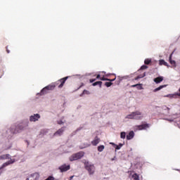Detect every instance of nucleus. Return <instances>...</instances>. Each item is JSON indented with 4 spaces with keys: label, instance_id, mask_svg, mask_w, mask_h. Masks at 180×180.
<instances>
[{
    "label": "nucleus",
    "instance_id": "nucleus-1",
    "mask_svg": "<svg viewBox=\"0 0 180 180\" xmlns=\"http://www.w3.org/2000/svg\"><path fill=\"white\" fill-rule=\"evenodd\" d=\"M27 126H29V122H21L18 124L16 127H12L11 131L13 134H16L17 133H20L21 130H25Z\"/></svg>",
    "mask_w": 180,
    "mask_h": 180
},
{
    "label": "nucleus",
    "instance_id": "nucleus-2",
    "mask_svg": "<svg viewBox=\"0 0 180 180\" xmlns=\"http://www.w3.org/2000/svg\"><path fill=\"white\" fill-rule=\"evenodd\" d=\"M125 119L141 120L143 119V113L140 111L132 112L131 114L127 115Z\"/></svg>",
    "mask_w": 180,
    "mask_h": 180
},
{
    "label": "nucleus",
    "instance_id": "nucleus-3",
    "mask_svg": "<svg viewBox=\"0 0 180 180\" xmlns=\"http://www.w3.org/2000/svg\"><path fill=\"white\" fill-rule=\"evenodd\" d=\"M84 168L88 171L89 175H94L95 174V165L89 163V162H84Z\"/></svg>",
    "mask_w": 180,
    "mask_h": 180
},
{
    "label": "nucleus",
    "instance_id": "nucleus-4",
    "mask_svg": "<svg viewBox=\"0 0 180 180\" xmlns=\"http://www.w3.org/2000/svg\"><path fill=\"white\" fill-rule=\"evenodd\" d=\"M84 155H85V153L81 151V152H79V153H75V154L72 155L69 158V160L71 162L77 161V160H81L82 158V157H84Z\"/></svg>",
    "mask_w": 180,
    "mask_h": 180
},
{
    "label": "nucleus",
    "instance_id": "nucleus-5",
    "mask_svg": "<svg viewBox=\"0 0 180 180\" xmlns=\"http://www.w3.org/2000/svg\"><path fill=\"white\" fill-rule=\"evenodd\" d=\"M68 79V77H63L57 82L53 83V85H55V88L58 86V88H63L64 86V84H65V81Z\"/></svg>",
    "mask_w": 180,
    "mask_h": 180
},
{
    "label": "nucleus",
    "instance_id": "nucleus-6",
    "mask_svg": "<svg viewBox=\"0 0 180 180\" xmlns=\"http://www.w3.org/2000/svg\"><path fill=\"white\" fill-rule=\"evenodd\" d=\"M148 127H150L148 124H143L134 127V130L135 131H137V130H146V129H148Z\"/></svg>",
    "mask_w": 180,
    "mask_h": 180
},
{
    "label": "nucleus",
    "instance_id": "nucleus-7",
    "mask_svg": "<svg viewBox=\"0 0 180 180\" xmlns=\"http://www.w3.org/2000/svg\"><path fill=\"white\" fill-rule=\"evenodd\" d=\"M15 162V159H11L8 162L4 163L2 166L0 167V175L2 174V169L5 168L6 167H8V165H11V164H13Z\"/></svg>",
    "mask_w": 180,
    "mask_h": 180
},
{
    "label": "nucleus",
    "instance_id": "nucleus-8",
    "mask_svg": "<svg viewBox=\"0 0 180 180\" xmlns=\"http://www.w3.org/2000/svg\"><path fill=\"white\" fill-rule=\"evenodd\" d=\"M40 174L39 173H34L31 174L26 180H39Z\"/></svg>",
    "mask_w": 180,
    "mask_h": 180
},
{
    "label": "nucleus",
    "instance_id": "nucleus-9",
    "mask_svg": "<svg viewBox=\"0 0 180 180\" xmlns=\"http://www.w3.org/2000/svg\"><path fill=\"white\" fill-rule=\"evenodd\" d=\"M65 131V127H63L60 129H59L58 131H56L54 134L53 136H63V134Z\"/></svg>",
    "mask_w": 180,
    "mask_h": 180
},
{
    "label": "nucleus",
    "instance_id": "nucleus-10",
    "mask_svg": "<svg viewBox=\"0 0 180 180\" xmlns=\"http://www.w3.org/2000/svg\"><path fill=\"white\" fill-rule=\"evenodd\" d=\"M70 165H63L59 167V169L60 172H66V171L70 170Z\"/></svg>",
    "mask_w": 180,
    "mask_h": 180
},
{
    "label": "nucleus",
    "instance_id": "nucleus-11",
    "mask_svg": "<svg viewBox=\"0 0 180 180\" xmlns=\"http://www.w3.org/2000/svg\"><path fill=\"white\" fill-rule=\"evenodd\" d=\"M40 119V115L39 114H34V115H31L30 117V122H37Z\"/></svg>",
    "mask_w": 180,
    "mask_h": 180
},
{
    "label": "nucleus",
    "instance_id": "nucleus-12",
    "mask_svg": "<svg viewBox=\"0 0 180 180\" xmlns=\"http://www.w3.org/2000/svg\"><path fill=\"white\" fill-rule=\"evenodd\" d=\"M99 143H101V139H99V137H98V136H96L94 138V140H93L91 141L92 146H98V144H99Z\"/></svg>",
    "mask_w": 180,
    "mask_h": 180
},
{
    "label": "nucleus",
    "instance_id": "nucleus-13",
    "mask_svg": "<svg viewBox=\"0 0 180 180\" xmlns=\"http://www.w3.org/2000/svg\"><path fill=\"white\" fill-rule=\"evenodd\" d=\"M56 88V85H53V83L51 84H49L44 88V91H46V89L49 91H53Z\"/></svg>",
    "mask_w": 180,
    "mask_h": 180
},
{
    "label": "nucleus",
    "instance_id": "nucleus-14",
    "mask_svg": "<svg viewBox=\"0 0 180 180\" xmlns=\"http://www.w3.org/2000/svg\"><path fill=\"white\" fill-rule=\"evenodd\" d=\"M134 138V131H130L127 135V140H132Z\"/></svg>",
    "mask_w": 180,
    "mask_h": 180
},
{
    "label": "nucleus",
    "instance_id": "nucleus-15",
    "mask_svg": "<svg viewBox=\"0 0 180 180\" xmlns=\"http://www.w3.org/2000/svg\"><path fill=\"white\" fill-rule=\"evenodd\" d=\"M172 54H174V52H172V53L170 54V56H169V61L170 64H171L172 65H173V67H176V65L175 60H172Z\"/></svg>",
    "mask_w": 180,
    "mask_h": 180
},
{
    "label": "nucleus",
    "instance_id": "nucleus-16",
    "mask_svg": "<svg viewBox=\"0 0 180 180\" xmlns=\"http://www.w3.org/2000/svg\"><path fill=\"white\" fill-rule=\"evenodd\" d=\"M154 82H155V84H160V82H162V81H164V77H156L153 79Z\"/></svg>",
    "mask_w": 180,
    "mask_h": 180
},
{
    "label": "nucleus",
    "instance_id": "nucleus-17",
    "mask_svg": "<svg viewBox=\"0 0 180 180\" xmlns=\"http://www.w3.org/2000/svg\"><path fill=\"white\" fill-rule=\"evenodd\" d=\"M137 88V89L141 90L143 89V84H136L131 86V88Z\"/></svg>",
    "mask_w": 180,
    "mask_h": 180
},
{
    "label": "nucleus",
    "instance_id": "nucleus-18",
    "mask_svg": "<svg viewBox=\"0 0 180 180\" xmlns=\"http://www.w3.org/2000/svg\"><path fill=\"white\" fill-rule=\"evenodd\" d=\"M11 157V155L9 154H6V155H0V160H9Z\"/></svg>",
    "mask_w": 180,
    "mask_h": 180
},
{
    "label": "nucleus",
    "instance_id": "nucleus-19",
    "mask_svg": "<svg viewBox=\"0 0 180 180\" xmlns=\"http://www.w3.org/2000/svg\"><path fill=\"white\" fill-rule=\"evenodd\" d=\"M110 144H112V146H115V150H120V148H122V147H123V144L120 143L119 145H116L113 143H110Z\"/></svg>",
    "mask_w": 180,
    "mask_h": 180
},
{
    "label": "nucleus",
    "instance_id": "nucleus-20",
    "mask_svg": "<svg viewBox=\"0 0 180 180\" xmlns=\"http://www.w3.org/2000/svg\"><path fill=\"white\" fill-rule=\"evenodd\" d=\"M165 86H167V85H162V86H160L159 87L153 90V92H158V91H161V89H162V88H165Z\"/></svg>",
    "mask_w": 180,
    "mask_h": 180
},
{
    "label": "nucleus",
    "instance_id": "nucleus-21",
    "mask_svg": "<svg viewBox=\"0 0 180 180\" xmlns=\"http://www.w3.org/2000/svg\"><path fill=\"white\" fill-rule=\"evenodd\" d=\"M159 63L160 65H165V67H168V63L165 62L164 60H160Z\"/></svg>",
    "mask_w": 180,
    "mask_h": 180
},
{
    "label": "nucleus",
    "instance_id": "nucleus-22",
    "mask_svg": "<svg viewBox=\"0 0 180 180\" xmlns=\"http://www.w3.org/2000/svg\"><path fill=\"white\" fill-rule=\"evenodd\" d=\"M103 150H105V146L101 145L98 147V151H99V153H102Z\"/></svg>",
    "mask_w": 180,
    "mask_h": 180
},
{
    "label": "nucleus",
    "instance_id": "nucleus-23",
    "mask_svg": "<svg viewBox=\"0 0 180 180\" xmlns=\"http://www.w3.org/2000/svg\"><path fill=\"white\" fill-rule=\"evenodd\" d=\"M96 85H99L100 88H102V82H96L93 83V86H96Z\"/></svg>",
    "mask_w": 180,
    "mask_h": 180
},
{
    "label": "nucleus",
    "instance_id": "nucleus-24",
    "mask_svg": "<svg viewBox=\"0 0 180 180\" xmlns=\"http://www.w3.org/2000/svg\"><path fill=\"white\" fill-rule=\"evenodd\" d=\"M46 94H49V90H44V89H42L40 92V95H46Z\"/></svg>",
    "mask_w": 180,
    "mask_h": 180
},
{
    "label": "nucleus",
    "instance_id": "nucleus-25",
    "mask_svg": "<svg viewBox=\"0 0 180 180\" xmlns=\"http://www.w3.org/2000/svg\"><path fill=\"white\" fill-rule=\"evenodd\" d=\"M132 178L134 180H140L139 174H137L136 173L132 175Z\"/></svg>",
    "mask_w": 180,
    "mask_h": 180
},
{
    "label": "nucleus",
    "instance_id": "nucleus-26",
    "mask_svg": "<svg viewBox=\"0 0 180 180\" xmlns=\"http://www.w3.org/2000/svg\"><path fill=\"white\" fill-rule=\"evenodd\" d=\"M150 63H151V59L150 58L145 59L144 60V64H146V65H148Z\"/></svg>",
    "mask_w": 180,
    "mask_h": 180
},
{
    "label": "nucleus",
    "instance_id": "nucleus-27",
    "mask_svg": "<svg viewBox=\"0 0 180 180\" xmlns=\"http://www.w3.org/2000/svg\"><path fill=\"white\" fill-rule=\"evenodd\" d=\"M89 94H91V93L89 92V91H88V90H84L83 92H82V94H80V96H82V95H89Z\"/></svg>",
    "mask_w": 180,
    "mask_h": 180
},
{
    "label": "nucleus",
    "instance_id": "nucleus-28",
    "mask_svg": "<svg viewBox=\"0 0 180 180\" xmlns=\"http://www.w3.org/2000/svg\"><path fill=\"white\" fill-rule=\"evenodd\" d=\"M120 139H126V132L122 131L120 133Z\"/></svg>",
    "mask_w": 180,
    "mask_h": 180
},
{
    "label": "nucleus",
    "instance_id": "nucleus-29",
    "mask_svg": "<svg viewBox=\"0 0 180 180\" xmlns=\"http://www.w3.org/2000/svg\"><path fill=\"white\" fill-rule=\"evenodd\" d=\"M113 84V83L110 82H106L105 83V86H107V88H109V86H112V85Z\"/></svg>",
    "mask_w": 180,
    "mask_h": 180
},
{
    "label": "nucleus",
    "instance_id": "nucleus-30",
    "mask_svg": "<svg viewBox=\"0 0 180 180\" xmlns=\"http://www.w3.org/2000/svg\"><path fill=\"white\" fill-rule=\"evenodd\" d=\"M101 81H110V79H108L106 77H101Z\"/></svg>",
    "mask_w": 180,
    "mask_h": 180
},
{
    "label": "nucleus",
    "instance_id": "nucleus-31",
    "mask_svg": "<svg viewBox=\"0 0 180 180\" xmlns=\"http://www.w3.org/2000/svg\"><path fill=\"white\" fill-rule=\"evenodd\" d=\"M148 68V66L143 65L141 67V70H147Z\"/></svg>",
    "mask_w": 180,
    "mask_h": 180
},
{
    "label": "nucleus",
    "instance_id": "nucleus-32",
    "mask_svg": "<svg viewBox=\"0 0 180 180\" xmlns=\"http://www.w3.org/2000/svg\"><path fill=\"white\" fill-rule=\"evenodd\" d=\"M2 75H4V70L0 69V78L2 77Z\"/></svg>",
    "mask_w": 180,
    "mask_h": 180
},
{
    "label": "nucleus",
    "instance_id": "nucleus-33",
    "mask_svg": "<svg viewBox=\"0 0 180 180\" xmlns=\"http://www.w3.org/2000/svg\"><path fill=\"white\" fill-rule=\"evenodd\" d=\"M58 124H64V122L63 120L58 121Z\"/></svg>",
    "mask_w": 180,
    "mask_h": 180
},
{
    "label": "nucleus",
    "instance_id": "nucleus-34",
    "mask_svg": "<svg viewBox=\"0 0 180 180\" xmlns=\"http://www.w3.org/2000/svg\"><path fill=\"white\" fill-rule=\"evenodd\" d=\"M115 80H116V77H115L114 79H110V80L108 81H110V82H113V81H115Z\"/></svg>",
    "mask_w": 180,
    "mask_h": 180
},
{
    "label": "nucleus",
    "instance_id": "nucleus-35",
    "mask_svg": "<svg viewBox=\"0 0 180 180\" xmlns=\"http://www.w3.org/2000/svg\"><path fill=\"white\" fill-rule=\"evenodd\" d=\"M90 82L92 83V82H95V81H96V79H90Z\"/></svg>",
    "mask_w": 180,
    "mask_h": 180
},
{
    "label": "nucleus",
    "instance_id": "nucleus-36",
    "mask_svg": "<svg viewBox=\"0 0 180 180\" xmlns=\"http://www.w3.org/2000/svg\"><path fill=\"white\" fill-rule=\"evenodd\" d=\"M101 75H97L96 79H101Z\"/></svg>",
    "mask_w": 180,
    "mask_h": 180
},
{
    "label": "nucleus",
    "instance_id": "nucleus-37",
    "mask_svg": "<svg viewBox=\"0 0 180 180\" xmlns=\"http://www.w3.org/2000/svg\"><path fill=\"white\" fill-rule=\"evenodd\" d=\"M6 49L8 54H9V53H11V51H9V49H8V46L6 47Z\"/></svg>",
    "mask_w": 180,
    "mask_h": 180
},
{
    "label": "nucleus",
    "instance_id": "nucleus-38",
    "mask_svg": "<svg viewBox=\"0 0 180 180\" xmlns=\"http://www.w3.org/2000/svg\"><path fill=\"white\" fill-rule=\"evenodd\" d=\"M139 78H141V77L138 76V77H135L134 80H135V81H137V79H139Z\"/></svg>",
    "mask_w": 180,
    "mask_h": 180
},
{
    "label": "nucleus",
    "instance_id": "nucleus-39",
    "mask_svg": "<svg viewBox=\"0 0 180 180\" xmlns=\"http://www.w3.org/2000/svg\"><path fill=\"white\" fill-rule=\"evenodd\" d=\"M166 109H167V110H168V112H169V110H170V108H169L166 107Z\"/></svg>",
    "mask_w": 180,
    "mask_h": 180
}]
</instances>
